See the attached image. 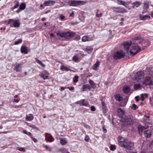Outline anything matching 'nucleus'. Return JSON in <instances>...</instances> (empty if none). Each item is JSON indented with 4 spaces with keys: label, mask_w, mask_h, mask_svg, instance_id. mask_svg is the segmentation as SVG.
<instances>
[{
    "label": "nucleus",
    "mask_w": 153,
    "mask_h": 153,
    "mask_svg": "<svg viewBox=\"0 0 153 153\" xmlns=\"http://www.w3.org/2000/svg\"><path fill=\"white\" fill-rule=\"evenodd\" d=\"M139 97L138 96H136V97H135V100L136 102H137L139 101Z\"/></svg>",
    "instance_id": "nucleus-58"
},
{
    "label": "nucleus",
    "mask_w": 153,
    "mask_h": 153,
    "mask_svg": "<svg viewBox=\"0 0 153 153\" xmlns=\"http://www.w3.org/2000/svg\"><path fill=\"white\" fill-rule=\"evenodd\" d=\"M153 81L151 78L149 76H146L144 80L142 82V84L145 86H150L152 85Z\"/></svg>",
    "instance_id": "nucleus-8"
},
{
    "label": "nucleus",
    "mask_w": 153,
    "mask_h": 153,
    "mask_svg": "<svg viewBox=\"0 0 153 153\" xmlns=\"http://www.w3.org/2000/svg\"><path fill=\"white\" fill-rule=\"evenodd\" d=\"M45 134H46L45 136V139L47 141L50 143L54 141V138L50 134L46 133Z\"/></svg>",
    "instance_id": "nucleus-12"
},
{
    "label": "nucleus",
    "mask_w": 153,
    "mask_h": 153,
    "mask_svg": "<svg viewBox=\"0 0 153 153\" xmlns=\"http://www.w3.org/2000/svg\"><path fill=\"white\" fill-rule=\"evenodd\" d=\"M145 127L143 126H138V131L140 134L142 133L143 130L145 129Z\"/></svg>",
    "instance_id": "nucleus-30"
},
{
    "label": "nucleus",
    "mask_w": 153,
    "mask_h": 153,
    "mask_svg": "<svg viewBox=\"0 0 153 153\" xmlns=\"http://www.w3.org/2000/svg\"><path fill=\"white\" fill-rule=\"evenodd\" d=\"M111 8L114 11L117 13H123L127 12V10L125 8L121 7H112Z\"/></svg>",
    "instance_id": "nucleus-7"
},
{
    "label": "nucleus",
    "mask_w": 153,
    "mask_h": 153,
    "mask_svg": "<svg viewBox=\"0 0 153 153\" xmlns=\"http://www.w3.org/2000/svg\"><path fill=\"white\" fill-rule=\"evenodd\" d=\"M16 149L20 151L25 152L26 151L24 147H17L16 148Z\"/></svg>",
    "instance_id": "nucleus-38"
},
{
    "label": "nucleus",
    "mask_w": 153,
    "mask_h": 153,
    "mask_svg": "<svg viewBox=\"0 0 153 153\" xmlns=\"http://www.w3.org/2000/svg\"><path fill=\"white\" fill-rule=\"evenodd\" d=\"M131 45L132 42L130 41H126L123 44L124 50L126 51V52L128 53L130 52V51H129V48L131 46ZM129 53H130V52Z\"/></svg>",
    "instance_id": "nucleus-10"
},
{
    "label": "nucleus",
    "mask_w": 153,
    "mask_h": 153,
    "mask_svg": "<svg viewBox=\"0 0 153 153\" xmlns=\"http://www.w3.org/2000/svg\"><path fill=\"white\" fill-rule=\"evenodd\" d=\"M141 101H143L145 98L148 97V95L146 94H141Z\"/></svg>",
    "instance_id": "nucleus-34"
},
{
    "label": "nucleus",
    "mask_w": 153,
    "mask_h": 153,
    "mask_svg": "<svg viewBox=\"0 0 153 153\" xmlns=\"http://www.w3.org/2000/svg\"><path fill=\"white\" fill-rule=\"evenodd\" d=\"M126 152H127V153H137V152H134L133 151H127L126 150Z\"/></svg>",
    "instance_id": "nucleus-53"
},
{
    "label": "nucleus",
    "mask_w": 153,
    "mask_h": 153,
    "mask_svg": "<svg viewBox=\"0 0 153 153\" xmlns=\"http://www.w3.org/2000/svg\"><path fill=\"white\" fill-rule=\"evenodd\" d=\"M89 82L90 85L92 87L94 88L96 87V85L93 80H91V79H90L89 80Z\"/></svg>",
    "instance_id": "nucleus-40"
},
{
    "label": "nucleus",
    "mask_w": 153,
    "mask_h": 153,
    "mask_svg": "<svg viewBox=\"0 0 153 153\" xmlns=\"http://www.w3.org/2000/svg\"><path fill=\"white\" fill-rule=\"evenodd\" d=\"M23 132L25 134H27L28 132L26 130H23Z\"/></svg>",
    "instance_id": "nucleus-60"
},
{
    "label": "nucleus",
    "mask_w": 153,
    "mask_h": 153,
    "mask_svg": "<svg viewBox=\"0 0 153 153\" xmlns=\"http://www.w3.org/2000/svg\"><path fill=\"white\" fill-rule=\"evenodd\" d=\"M48 74L46 71H44L42 72L39 75V76L44 79H48Z\"/></svg>",
    "instance_id": "nucleus-13"
},
{
    "label": "nucleus",
    "mask_w": 153,
    "mask_h": 153,
    "mask_svg": "<svg viewBox=\"0 0 153 153\" xmlns=\"http://www.w3.org/2000/svg\"><path fill=\"white\" fill-rule=\"evenodd\" d=\"M55 3V1L53 0H47L45 1L43 4H41L40 6V9H42L44 8V6H52Z\"/></svg>",
    "instance_id": "nucleus-9"
},
{
    "label": "nucleus",
    "mask_w": 153,
    "mask_h": 153,
    "mask_svg": "<svg viewBox=\"0 0 153 153\" xmlns=\"http://www.w3.org/2000/svg\"><path fill=\"white\" fill-rule=\"evenodd\" d=\"M88 110V109H85L83 111V113H85V112H87Z\"/></svg>",
    "instance_id": "nucleus-63"
},
{
    "label": "nucleus",
    "mask_w": 153,
    "mask_h": 153,
    "mask_svg": "<svg viewBox=\"0 0 153 153\" xmlns=\"http://www.w3.org/2000/svg\"><path fill=\"white\" fill-rule=\"evenodd\" d=\"M141 85L140 84H135L134 85V88L136 90H138L141 88Z\"/></svg>",
    "instance_id": "nucleus-37"
},
{
    "label": "nucleus",
    "mask_w": 153,
    "mask_h": 153,
    "mask_svg": "<svg viewBox=\"0 0 153 153\" xmlns=\"http://www.w3.org/2000/svg\"><path fill=\"white\" fill-rule=\"evenodd\" d=\"M126 55L125 52L120 50L115 52L114 54L113 58L115 59H119L124 57Z\"/></svg>",
    "instance_id": "nucleus-5"
},
{
    "label": "nucleus",
    "mask_w": 153,
    "mask_h": 153,
    "mask_svg": "<svg viewBox=\"0 0 153 153\" xmlns=\"http://www.w3.org/2000/svg\"><path fill=\"white\" fill-rule=\"evenodd\" d=\"M79 78V76L76 75L74 76L73 78V80L74 82H76L78 81V79Z\"/></svg>",
    "instance_id": "nucleus-42"
},
{
    "label": "nucleus",
    "mask_w": 153,
    "mask_h": 153,
    "mask_svg": "<svg viewBox=\"0 0 153 153\" xmlns=\"http://www.w3.org/2000/svg\"><path fill=\"white\" fill-rule=\"evenodd\" d=\"M82 41L83 42L91 40L90 38L86 36H84L82 38Z\"/></svg>",
    "instance_id": "nucleus-32"
},
{
    "label": "nucleus",
    "mask_w": 153,
    "mask_h": 153,
    "mask_svg": "<svg viewBox=\"0 0 153 153\" xmlns=\"http://www.w3.org/2000/svg\"><path fill=\"white\" fill-rule=\"evenodd\" d=\"M149 44L150 42L149 40L142 39L140 36L135 37L132 45L130 48V55L133 56L135 55L141 49L143 50L149 46Z\"/></svg>",
    "instance_id": "nucleus-1"
},
{
    "label": "nucleus",
    "mask_w": 153,
    "mask_h": 153,
    "mask_svg": "<svg viewBox=\"0 0 153 153\" xmlns=\"http://www.w3.org/2000/svg\"><path fill=\"white\" fill-rule=\"evenodd\" d=\"M89 139V137L87 135H86L85 138V141H88Z\"/></svg>",
    "instance_id": "nucleus-48"
},
{
    "label": "nucleus",
    "mask_w": 153,
    "mask_h": 153,
    "mask_svg": "<svg viewBox=\"0 0 153 153\" xmlns=\"http://www.w3.org/2000/svg\"><path fill=\"white\" fill-rule=\"evenodd\" d=\"M22 64H16L15 65L14 70H15L16 72H21L22 69Z\"/></svg>",
    "instance_id": "nucleus-14"
},
{
    "label": "nucleus",
    "mask_w": 153,
    "mask_h": 153,
    "mask_svg": "<svg viewBox=\"0 0 153 153\" xmlns=\"http://www.w3.org/2000/svg\"><path fill=\"white\" fill-rule=\"evenodd\" d=\"M35 59L38 64L43 67L44 68L45 67V65L43 64L41 61L39 60L37 58H35Z\"/></svg>",
    "instance_id": "nucleus-29"
},
{
    "label": "nucleus",
    "mask_w": 153,
    "mask_h": 153,
    "mask_svg": "<svg viewBox=\"0 0 153 153\" xmlns=\"http://www.w3.org/2000/svg\"><path fill=\"white\" fill-rule=\"evenodd\" d=\"M143 8L145 9H147L149 8V2L148 1H146L143 2Z\"/></svg>",
    "instance_id": "nucleus-27"
},
{
    "label": "nucleus",
    "mask_w": 153,
    "mask_h": 153,
    "mask_svg": "<svg viewBox=\"0 0 153 153\" xmlns=\"http://www.w3.org/2000/svg\"><path fill=\"white\" fill-rule=\"evenodd\" d=\"M60 69L62 71H69L68 69L64 66H61L60 68Z\"/></svg>",
    "instance_id": "nucleus-41"
},
{
    "label": "nucleus",
    "mask_w": 153,
    "mask_h": 153,
    "mask_svg": "<svg viewBox=\"0 0 153 153\" xmlns=\"http://www.w3.org/2000/svg\"><path fill=\"white\" fill-rule=\"evenodd\" d=\"M72 59L74 61L77 62H78L79 58L77 55H74Z\"/></svg>",
    "instance_id": "nucleus-39"
},
{
    "label": "nucleus",
    "mask_w": 153,
    "mask_h": 153,
    "mask_svg": "<svg viewBox=\"0 0 153 153\" xmlns=\"http://www.w3.org/2000/svg\"><path fill=\"white\" fill-rule=\"evenodd\" d=\"M123 90L124 93L127 94L130 92V89L128 86H125L123 87Z\"/></svg>",
    "instance_id": "nucleus-21"
},
{
    "label": "nucleus",
    "mask_w": 153,
    "mask_h": 153,
    "mask_svg": "<svg viewBox=\"0 0 153 153\" xmlns=\"http://www.w3.org/2000/svg\"><path fill=\"white\" fill-rule=\"evenodd\" d=\"M68 4L72 6H77L83 4V1H81L70 0L68 1Z\"/></svg>",
    "instance_id": "nucleus-6"
},
{
    "label": "nucleus",
    "mask_w": 153,
    "mask_h": 153,
    "mask_svg": "<svg viewBox=\"0 0 153 153\" xmlns=\"http://www.w3.org/2000/svg\"><path fill=\"white\" fill-rule=\"evenodd\" d=\"M138 108V106L135 104H133L132 105V107L131 108L134 110H136Z\"/></svg>",
    "instance_id": "nucleus-43"
},
{
    "label": "nucleus",
    "mask_w": 153,
    "mask_h": 153,
    "mask_svg": "<svg viewBox=\"0 0 153 153\" xmlns=\"http://www.w3.org/2000/svg\"><path fill=\"white\" fill-rule=\"evenodd\" d=\"M26 7V4L25 3H22L20 5L19 7L20 9H21L22 10H24Z\"/></svg>",
    "instance_id": "nucleus-36"
},
{
    "label": "nucleus",
    "mask_w": 153,
    "mask_h": 153,
    "mask_svg": "<svg viewBox=\"0 0 153 153\" xmlns=\"http://www.w3.org/2000/svg\"><path fill=\"white\" fill-rule=\"evenodd\" d=\"M99 62L98 61H97L96 63L93 65V69L95 70H97V68L99 67Z\"/></svg>",
    "instance_id": "nucleus-24"
},
{
    "label": "nucleus",
    "mask_w": 153,
    "mask_h": 153,
    "mask_svg": "<svg viewBox=\"0 0 153 153\" xmlns=\"http://www.w3.org/2000/svg\"><path fill=\"white\" fill-rule=\"evenodd\" d=\"M102 13H100L99 14H98V17L99 18L101 17L102 15Z\"/></svg>",
    "instance_id": "nucleus-62"
},
{
    "label": "nucleus",
    "mask_w": 153,
    "mask_h": 153,
    "mask_svg": "<svg viewBox=\"0 0 153 153\" xmlns=\"http://www.w3.org/2000/svg\"><path fill=\"white\" fill-rule=\"evenodd\" d=\"M45 148L47 150H48L50 151H51V148L47 145H46L45 146Z\"/></svg>",
    "instance_id": "nucleus-46"
},
{
    "label": "nucleus",
    "mask_w": 153,
    "mask_h": 153,
    "mask_svg": "<svg viewBox=\"0 0 153 153\" xmlns=\"http://www.w3.org/2000/svg\"><path fill=\"white\" fill-rule=\"evenodd\" d=\"M67 88L69 89L70 91H71L73 90L74 89V88L73 87H67Z\"/></svg>",
    "instance_id": "nucleus-52"
},
{
    "label": "nucleus",
    "mask_w": 153,
    "mask_h": 153,
    "mask_svg": "<svg viewBox=\"0 0 153 153\" xmlns=\"http://www.w3.org/2000/svg\"><path fill=\"white\" fill-rule=\"evenodd\" d=\"M30 127L33 128L37 129V127L33 125H32L30 126Z\"/></svg>",
    "instance_id": "nucleus-54"
},
{
    "label": "nucleus",
    "mask_w": 153,
    "mask_h": 153,
    "mask_svg": "<svg viewBox=\"0 0 153 153\" xmlns=\"http://www.w3.org/2000/svg\"><path fill=\"white\" fill-rule=\"evenodd\" d=\"M20 23L17 21H15L13 20V24L12 25H10V27H18L19 26Z\"/></svg>",
    "instance_id": "nucleus-17"
},
{
    "label": "nucleus",
    "mask_w": 153,
    "mask_h": 153,
    "mask_svg": "<svg viewBox=\"0 0 153 153\" xmlns=\"http://www.w3.org/2000/svg\"><path fill=\"white\" fill-rule=\"evenodd\" d=\"M99 10H97L96 13V16L97 17H98V12L99 11Z\"/></svg>",
    "instance_id": "nucleus-61"
},
{
    "label": "nucleus",
    "mask_w": 153,
    "mask_h": 153,
    "mask_svg": "<svg viewBox=\"0 0 153 153\" xmlns=\"http://www.w3.org/2000/svg\"><path fill=\"white\" fill-rule=\"evenodd\" d=\"M144 135L147 138H149L151 136V133L149 131H146L144 132Z\"/></svg>",
    "instance_id": "nucleus-28"
},
{
    "label": "nucleus",
    "mask_w": 153,
    "mask_h": 153,
    "mask_svg": "<svg viewBox=\"0 0 153 153\" xmlns=\"http://www.w3.org/2000/svg\"><path fill=\"white\" fill-rule=\"evenodd\" d=\"M150 16L147 15H145L142 16H140V19L141 20L145 21L146 19H150Z\"/></svg>",
    "instance_id": "nucleus-22"
},
{
    "label": "nucleus",
    "mask_w": 153,
    "mask_h": 153,
    "mask_svg": "<svg viewBox=\"0 0 153 153\" xmlns=\"http://www.w3.org/2000/svg\"><path fill=\"white\" fill-rule=\"evenodd\" d=\"M114 97L115 99L119 102L121 101L123 99V97L119 94L115 95Z\"/></svg>",
    "instance_id": "nucleus-23"
},
{
    "label": "nucleus",
    "mask_w": 153,
    "mask_h": 153,
    "mask_svg": "<svg viewBox=\"0 0 153 153\" xmlns=\"http://www.w3.org/2000/svg\"><path fill=\"white\" fill-rule=\"evenodd\" d=\"M22 39H19L18 41L15 42L14 44L15 45H17L22 43Z\"/></svg>",
    "instance_id": "nucleus-44"
},
{
    "label": "nucleus",
    "mask_w": 153,
    "mask_h": 153,
    "mask_svg": "<svg viewBox=\"0 0 153 153\" xmlns=\"http://www.w3.org/2000/svg\"><path fill=\"white\" fill-rule=\"evenodd\" d=\"M30 138H31L32 140L35 143H36L37 141V140L36 139V138H33L32 137H30Z\"/></svg>",
    "instance_id": "nucleus-51"
},
{
    "label": "nucleus",
    "mask_w": 153,
    "mask_h": 153,
    "mask_svg": "<svg viewBox=\"0 0 153 153\" xmlns=\"http://www.w3.org/2000/svg\"><path fill=\"white\" fill-rule=\"evenodd\" d=\"M86 52L88 53H91L93 50V48L90 47H87L85 49Z\"/></svg>",
    "instance_id": "nucleus-35"
},
{
    "label": "nucleus",
    "mask_w": 153,
    "mask_h": 153,
    "mask_svg": "<svg viewBox=\"0 0 153 153\" xmlns=\"http://www.w3.org/2000/svg\"><path fill=\"white\" fill-rule=\"evenodd\" d=\"M27 48L25 45L22 46L20 49L21 52L25 54H27L28 53Z\"/></svg>",
    "instance_id": "nucleus-16"
},
{
    "label": "nucleus",
    "mask_w": 153,
    "mask_h": 153,
    "mask_svg": "<svg viewBox=\"0 0 153 153\" xmlns=\"http://www.w3.org/2000/svg\"><path fill=\"white\" fill-rule=\"evenodd\" d=\"M91 110L92 111H95V108L94 106H92L91 107Z\"/></svg>",
    "instance_id": "nucleus-47"
},
{
    "label": "nucleus",
    "mask_w": 153,
    "mask_h": 153,
    "mask_svg": "<svg viewBox=\"0 0 153 153\" xmlns=\"http://www.w3.org/2000/svg\"><path fill=\"white\" fill-rule=\"evenodd\" d=\"M116 149V146L115 145H111L110 146V149L111 150L113 151Z\"/></svg>",
    "instance_id": "nucleus-45"
},
{
    "label": "nucleus",
    "mask_w": 153,
    "mask_h": 153,
    "mask_svg": "<svg viewBox=\"0 0 153 153\" xmlns=\"http://www.w3.org/2000/svg\"><path fill=\"white\" fill-rule=\"evenodd\" d=\"M132 4L134 5L137 7H139L141 4V3L139 1H136L132 3Z\"/></svg>",
    "instance_id": "nucleus-31"
},
{
    "label": "nucleus",
    "mask_w": 153,
    "mask_h": 153,
    "mask_svg": "<svg viewBox=\"0 0 153 153\" xmlns=\"http://www.w3.org/2000/svg\"><path fill=\"white\" fill-rule=\"evenodd\" d=\"M67 140L65 138H60V143L62 145H65L67 143Z\"/></svg>",
    "instance_id": "nucleus-26"
},
{
    "label": "nucleus",
    "mask_w": 153,
    "mask_h": 153,
    "mask_svg": "<svg viewBox=\"0 0 153 153\" xmlns=\"http://www.w3.org/2000/svg\"><path fill=\"white\" fill-rule=\"evenodd\" d=\"M91 88V86L88 84H85L83 85L82 91H84L87 90H90Z\"/></svg>",
    "instance_id": "nucleus-19"
},
{
    "label": "nucleus",
    "mask_w": 153,
    "mask_h": 153,
    "mask_svg": "<svg viewBox=\"0 0 153 153\" xmlns=\"http://www.w3.org/2000/svg\"><path fill=\"white\" fill-rule=\"evenodd\" d=\"M150 146L152 149H153V140L151 142Z\"/></svg>",
    "instance_id": "nucleus-55"
},
{
    "label": "nucleus",
    "mask_w": 153,
    "mask_h": 153,
    "mask_svg": "<svg viewBox=\"0 0 153 153\" xmlns=\"http://www.w3.org/2000/svg\"><path fill=\"white\" fill-rule=\"evenodd\" d=\"M57 36L58 37L60 40H67L68 39L75 36V39L77 41L79 40L80 37V36L76 35H75V33H70L69 32H64L61 33H57Z\"/></svg>",
    "instance_id": "nucleus-3"
},
{
    "label": "nucleus",
    "mask_w": 153,
    "mask_h": 153,
    "mask_svg": "<svg viewBox=\"0 0 153 153\" xmlns=\"http://www.w3.org/2000/svg\"><path fill=\"white\" fill-rule=\"evenodd\" d=\"M74 12L73 11H72V13H71L70 14V16L73 17L74 16Z\"/></svg>",
    "instance_id": "nucleus-56"
},
{
    "label": "nucleus",
    "mask_w": 153,
    "mask_h": 153,
    "mask_svg": "<svg viewBox=\"0 0 153 153\" xmlns=\"http://www.w3.org/2000/svg\"><path fill=\"white\" fill-rule=\"evenodd\" d=\"M33 119V116L32 114H29L28 115L27 114L25 120L27 121H31Z\"/></svg>",
    "instance_id": "nucleus-20"
},
{
    "label": "nucleus",
    "mask_w": 153,
    "mask_h": 153,
    "mask_svg": "<svg viewBox=\"0 0 153 153\" xmlns=\"http://www.w3.org/2000/svg\"><path fill=\"white\" fill-rule=\"evenodd\" d=\"M21 9H20V8L19 7V8L16 11V13H18L19 12H20L21 10H22Z\"/></svg>",
    "instance_id": "nucleus-57"
},
{
    "label": "nucleus",
    "mask_w": 153,
    "mask_h": 153,
    "mask_svg": "<svg viewBox=\"0 0 153 153\" xmlns=\"http://www.w3.org/2000/svg\"><path fill=\"white\" fill-rule=\"evenodd\" d=\"M14 3L15 4L14 6L12 7L11 8V10L12 11H13L14 9L17 8L19 6V3L17 1H15Z\"/></svg>",
    "instance_id": "nucleus-25"
},
{
    "label": "nucleus",
    "mask_w": 153,
    "mask_h": 153,
    "mask_svg": "<svg viewBox=\"0 0 153 153\" xmlns=\"http://www.w3.org/2000/svg\"><path fill=\"white\" fill-rule=\"evenodd\" d=\"M117 3L118 4L123 5L126 8H128V5L125 1L120 0H117Z\"/></svg>",
    "instance_id": "nucleus-15"
},
{
    "label": "nucleus",
    "mask_w": 153,
    "mask_h": 153,
    "mask_svg": "<svg viewBox=\"0 0 153 153\" xmlns=\"http://www.w3.org/2000/svg\"><path fill=\"white\" fill-rule=\"evenodd\" d=\"M102 109H104L105 107V103L104 102H102Z\"/></svg>",
    "instance_id": "nucleus-50"
},
{
    "label": "nucleus",
    "mask_w": 153,
    "mask_h": 153,
    "mask_svg": "<svg viewBox=\"0 0 153 153\" xmlns=\"http://www.w3.org/2000/svg\"><path fill=\"white\" fill-rule=\"evenodd\" d=\"M19 100H18L16 99H14V102H19Z\"/></svg>",
    "instance_id": "nucleus-64"
},
{
    "label": "nucleus",
    "mask_w": 153,
    "mask_h": 153,
    "mask_svg": "<svg viewBox=\"0 0 153 153\" xmlns=\"http://www.w3.org/2000/svg\"><path fill=\"white\" fill-rule=\"evenodd\" d=\"M119 145L127 150H132L133 149L134 143L127 139H124L119 137Z\"/></svg>",
    "instance_id": "nucleus-4"
},
{
    "label": "nucleus",
    "mask_w": 153,
    "mask_h": 153,
    "mask_svg": "<svg viewBox=\"0 0 153 153\" xmlns=\"http://www.w3.org/2000/svg\"><path fill=\"white\" fill-rule=\"evenodd\" d=\"M79 101L81 102L82 106L87 107H89L90 106L88 102L84 99L81 100Z\"/></svg>",
    "instance_id": "nucleus-18"
},
{
    "label": "nucleus",
    "mask_w": 153,
    "mask_h": 153,
    "mask_svg": "<svg viewBox=\"0 0 153 153\" xmlns=\"http://www.w3.org/2000/svg\"><path fill=\"white\" fill-rule=\"evenodd\" d=\"M144 76L143 72L142 71H138L135 75V79L137 81H140Z\"/></svg>",
    "instance_id": "nucleus-11"
},
{
    "label": "nucleus",
    "mask_w": 153,
    "mask_h": 153,
    "mask_svg": "<svg viewBox=\"0 0 153 153\" xmlns=\"http://www.w3.org/2000/svg\"><path fill=\"white\" fill-rule=\"evenodd\" d=\"M13 19H9L7 20L5 22L6 25H8L10 24V25H12L13 24Z\"/></svg>",
    "instance_id": "nucleus-33"
},
{
    "label": "nucleus",
    "mask_w": 153,
    "mask_h": 153,
    "mask_svg": "<svg viewBox=\"0 0 153 153\" xmlns=\"http://www.w3.org/2000/svg\"><path fill=\"white\" fill-rule=\"evenodd\" d=\"M60 17L61 20H63L65 18V16L62 14H60Z\"/></svg>",
    "instance_id": "nucleus-49"
},
{
    "label": "nucleus",
    "mask_w": 153,
    "mask_h": 153,
    "mask_svg": "<svg viewBox=\"0 0 153 153\" xmlns=\"http://www.w3.org/2000/svg\"><path fill=\"white\" fill-rule=\"evenodd\" d=\"M103 131L104 133H106L107 132V130L106 129L104 128V127H102Z\"/></svg>",
    "instance_id": "nucleus-59"
},
{
    "label": "nucleus",
    "mask_w": 153,
    "mask_h": 153,
    "mask_svg": "<svg viewBox=\"0 0 153 153\" xmlns=\"http://www.w3.org/2000/svg\"><path fill=\"white\" fill-rule=\"evenodd\" d=\"M118 116L121 118V125L123 127L127 126L128 125L133 123L132 119L129 117L124 115V111L121 108H119L117 110Z\"/></svg>",
    "instance_id": "nucleus-2"
}]
</instances>
